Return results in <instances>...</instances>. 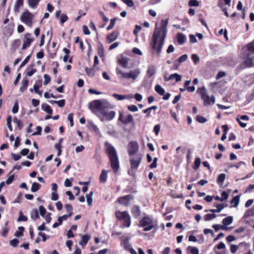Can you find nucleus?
I'll return each instance as SVG.
<instances>
[{
    "mask_svg": "<svg viewBox=\"0 0 254 254\" xmlns=\"http://www.w3.org/2000/svg\"><path fill=\"white\" fill-rule=\"evenodd\" d=\"M168 24V19H166L161 21V25L160 28L157 27V24H156L150 46L152 49L153 53L156 54L157 56H159L161 53L167 36Z\"/></svg>",
    "mask_w": 254,
    "mask_h": 254,
    "instance_id": "1",
    "label": "nucleus"
},
{
    "mask_svg": "<svg viewBox=\"0 0 254 254\" xmlns=\"http://www.w3.org/2000/svg\"><path fill=\"white\" fill-rule=\"evenodd\" d=\"M242 57L244 67L254 66V40L243 48Z\"/></svg>",
    "mask_w": 254,
    "mask_h": 254,
    "instance_id": "2",
    "label": "nucleus"
},
{
    "mask_svg": "<svg viewBox=\"0 0 254 254\" xmlns=\"http://www.w3.org/2000/svg\"><path fill=\"white\" fill-rule=\"evenodd\" d=\"M109 106V103L105 99L95 100L89 103V108L92 111H102Z\"/></svg>",
    "mask_w": 254,
    "mask_h": 254,
    "instance_id": "3",
    "label": "nucleus"
},
{
    "mask_svg": "<svg viewBox=\"0 0 254 254\" xmlns=\"http://www.w3.org/2000/svg\"><path fill=\"white\" fill-rule=\"evenodd\" d=\"M141 160L142 155L141 154H136L134 156H130V169L128 171L129 175L135 176V172L137 169Z\"/></svg>",
    "mask_w": 254,
    "mask_h": 254,
    "instance_id": "4",
    "label": "nucleus"
},
{
    "mask_svg": "<svg viewBox=\"0 0 254 254\" xmlns=\"http://www.w3.org/2000/svg\"><path fill=\"white\" fill-rule=\"evenodd\" d=\"M116 218L123 222L122 227H129L131 225V217L127 211H117Z\"/></svg>",
    "mask_w": 254,
    "mask_h": 254,
    "instance_id": "5",
    "label": "nucleus"
},
{
    "mask_svg": "<svg viewBox=\"0 0 254 254\" xmlns=\"http://www.w3.org/2000/svg\"><path fill=\"white\" fill-rule=\"evenodd\" d=\"M157 226V224H155L153 219L148 217H144L139 222L138 227L143 228L144 231H149Z\"/></svg>",
    "mask_w": 254,
    "mask_h": 254,
    "instance_id": "6",
    "label": "nucleus"
},
{
    "mask_svg": "<svg viewBox=\"0 0 254 254\" xmlns=\"http://www.w3.org/2000/svg\"><path fill=\"white\" fill-rule=\"evenodd\" d=\"M117 73L120 75L121 77L130 78L132 80H135L140 73V69L138 68L133 69L128 72H124L118 68L117 69Z\"/></svg>",
    "mask_w": 254,
    "mask_h": 254,
    "instance_id": "7",
    "label": "nucleus"
},
{
    "mask_svg": "<svg viewBox=\"0 0 254 254\" xmlns=\"http://www.w3.org/2000/svg\"><path fill=\"white\" fill-rule=\"evenodd\" d=\"M33 15L28 10L22 13L20 20L28 26L31 27L33 25Z\"/></svg>",
    "mask_w": 254,
    "mask_h": 254,
    "instance_id": "8",
    "label": "nucleus"
},
{
    "mask_svg": "<svg viewBox=\"0 0 254 254\" xmlns=\"http://www.w3.org/2000/svg\"><path fill=\"white\" fill-rule=\"evenodd\" d=\"M112 170L117 173L120 168V163L115 149L112 147Z\"/></svg>",
    "mask_w": 254,
    "mask_h": 254,
    "instance_id": "9",
    "label": "nucleus"
},
{
    "mask_svg": "<svg viewBox=\"0 0 254 254\" xmlns=\"http://www.w3.org/2000/svg\"><path fill=\"white\" fill-rule=\"evenodd\" d=\"M34 41V37H32V34L27 33L24 34L23 38V43L22 50H24L29 47L31 43Z\"/></svg>",
    "mask_w": 254,
    "mask_h": 254,
    "instance_id": "10",
    "label": "nucleus"
},
{
    "mask_svg": "<svg viewBox=\"0 0 254 254\" xmlns=\"http://www.w3.org/2000/svg\"><path fill=\"white\" fill-rule=\"evenodd\" d=\"M201 97L204 101L205 105H209L211 104H214L215 102V97L213 95L209 97L207 94L205 90L201 92Z\"/></svg>",
    "mask_w": 254,
    "mask_h": 254,
    "instance_id": "11",
    "label": "nucleus"
},
{
    "mask_svg": "<svg viewBox=\"0 0 254 254\" xmlns=\"http://www.w3.org/2000/svg\"><path fill=\"white\" fill-rule=\"evenodd\" d=\"M139 146L137 142L131 141L128 145V152L129 156H134L137 152Z\"/></svg>",
    "mask_w": 254,
    "mask_h": 254,
    "instance_id": "12",
    "label": "nucleus"
},
{
    "mask_svg": "<svg viewBox=\"0 0 254 254\" xmlns=\"http://www.w3.org/2000/svg\"><path fill=\"white\" fill-rule=\"evenodd\" d=\"M126 112H122L120 114L119 119L124 124H128L133 122V117L130 114H125Z\"/></svg>",
    "mask_w": 254,
    "mask_h": 254,
    "instance_id": "13",
    "label": "nucleus"
},
{
    "mask_svg": "<svg viewBox=\"0 0 254 254\" xmlns=\"http://www.w3.org/2000/svg\"><path fill=\"white\" fill-rule=\"evenodd\" d=\"M133 199L132 195L129 194L118 198L119 202L123 205L127 206L129 204L130 200Z\"/></svg>",
    "mask_w": 254,
    "mask_h": 254,
    "instance_id": "14",
    "label": "nucleus"
},
{
    "mask_svg": "<svg viewBox=\"0 0 254 254\" xmlns=\"http://www.w3.org/2000/svg\"><path fill=\"white\" fill-rule=\"evenodd\" d=\"M118 60L119 64L124 68H126L127 67L128 62V58L123 57L122 56H120L118 58Z\"/></svg>",
    "mask_w": 254,
    "mask_h": 254,
    "instance_id": "15",
    "label": "nucleus"
},
{
    "mask_svg": "<svg viewBox=\"0 0 254 254\" xmlns=\"http://www.w3.org/2000/svg\"><path fill=\"white\" fill-rule=\"evenodd\" d=\"M187 59L188 55L187 54H184L181 56L177 61L175 62L174 68L175 69H177L179 65H180V64L186 61L187 60Z\"/></svg>",
    "mask_w": 254,
    "mask_h": 254,
    "instance_id": "16",
    "label": "nucleus"
},
{
    "mask_svg": "<svg viewBox=\"0 0 254 254\" xmlns=\"http://www.w3.org/2000/svg\"><path fill=\"white\" fill-rule=\"evenodd\" d=\"M156 69L154 65H151L148 67L146 73L148 77L150 78L154 75L156 74Z\"/></svg>",
    "mask_w": 254,
    "mask_h": 254,
    "instance_id": "17",
    "label": "nucleus"
},
{
    "mask_svg": "<svg viewBox=\"0 0 254 254\" xmlns=\"http://www.w3.org/2000/svg\"><path fill=\"white\" fill-rule=\"evenodd\" d=\"M114 98H115L118 100H123L124 99H130L133 98V96L131 94H128L127 95H119L117 94H114L113 95Z\"/></svg>",
    "mask_w": 254,
    "mask_h": 254,
    "instance_id": "18",
    "label": "nucleus"
},
{
    "mask_svg": "<svg viewBox=\"0 0 254 254\" xmlns=\"http://www.w3.org/2000/svg\"><path fill=\"white\" fill-rule=\"evenodd\" d=\"M131 213L134 217L138 218L141 214L140 207L137 205L134 206L132 208Z\"/></svg>",
    "mask_w": 254,
    "mask_h": 254,
    "instance_id": "19",
    "label": "nucleus"
},
{
    "mask_svg": "<svg viewBox=\"0 0 254 254\" xmlns=\"http://www.w3.org/2000/svg\"><path fill=\"white\" fill-rule=\"evenodd\" d=\"M249 119V117L248 116H247V115H243V116H241L240 118H237L236 119V120L239 123L240 126L244 128V127H245L247 126V124L241 122L240 121V120L248 121Z\"/></svg>",
    "mask_w": 254,
    "mask_h": 254,
    "instance_id": "20",
    "label": "nucleus"
},
{
    "mask_svg": "<svg viewBox=\"0 0 254 254\" xmlns=\"http://www.w3.org/2000/svg\"><path fill=\"white\" fill-rule=\"evenodd\" d=\"M105 147L106 148V153L109 159V162L111 163V144L107 141L105 143Z\"/></svg>",
    "mask_w": 254,
    "mask_h": 254,
    "instance_id": "21",
    "label": "nucleus"
},
{
    "mask_svg": "<svg viewBox=\"0 0 254 254\" xmlns=\"http://www.w3.org/2000/svg\"><path fill=\"white\" fill-rule=\"evenodd\" d=\"M29 83V80L27 78L24 77L21 82V86L19 89L21 92H23L25 89H27Z\"/></svg>",
    "mask_w": 254,
    "mask_h": 254,
    "instance_id": "22",
    "label": "nucleus"
},
{
    "mask_svg": "<svg viewBox=\"0 0 254 254\" xmlns=\"http://www.w3.org/2000/svg\"><path fill=\"white\" fill-rule=\"evenodd\" d=\"M24 0H16L14 10L15 12H18L20 7L23 6Z\"/></svg>",
    "mask_w": 254,
    "mask_h": 254,
    "instance_id": "23",
    "label": "nucleus"
},
{
    "mask_svg": "<svg viewBox=\"0 0 254 254\" xmlns=\"http://www.w3.org/2000/svg\"><path fill=\"white\" fill-rule=\"evenodd\" d=\"M107 178V171L105 170H103L100 176L99 181L101 183L106 182Z\"/></svg>",
    "mask_w": 254,
    "mask_h": 254,
    "instance_id": "24",
    "label": "nucleus"
},
{
    "mask_svg": "<svg viewBox=\"0 0 254 254\" xmlns=\"http://www.w3.org/2000/svg\"><path fill=\"white\" fill-rule=\"evenodd\" d=\"M90 237L87 235H84L82 236L81 240L79 242V244L82 246H85L90 240Z\"/></svg>",
    "mask_w": 254,
    "mask_h": 254,
    "instance_id": "25",
    "label": "nucleus"
},
{
    "mask_svg": "<svg viewBox=\"0 0 254 254\" xmlns=\"http://www.w3.org/2000/svg\"><path fill=\"white\" fill-rule=\"evenodd\" d=\"M240 195H237L234 197L231 200L230 203L233 205L234 207H237L240 202Z\"/></svg>",
    "mask_w": 254,
    "mask_h": 254,
    "instance_id": "26",
    "label": "nucleus"
},
{
    "mask_svg": "<svg viewBox=\"0 0 254 254\" xmlns=\"http://www.w3.org/2000/svg\"><path fill=\"white\" fill-rule=\"evenodd\" d=\"M174 78L177 82L180 81L182 79V76L178 73H174L171 74L168 79H166V80H170Z\"/></svg>",
    "mask_w": 254,
    "mask_h": 254,
    "instance_id": "27",
    "label": "nucleus"
},
{
    "mask_svg": "<svg viewBox=\"0 0 254 254\" xmlns=\"http://www.w3.org/2000/svg\"><path fill=\"white\" fill-rule=\"evenodd\" d=\"M155 91L160 95H163L165 94L164 89L160 85H156L155 87Z\"/></svg>",
    "mask_w": 254,
    "mask_h": 254,
    "instance_id": "28",
    "label": "nucleus"
},
{
    "mask_svg": "<svg viewBox=\"0 0 254 254\" xmlns=\"http://www.w3.org/2000/svg\"><path fill=\"white\" fill-rule=\"evenodd\" d=\"M177 39L178 43L182 45L184 43L186 37L183 34L180 33L177 34Z\"/></svg>",
    "mask_w": 254,
    "mask_h": 254,
    "instance_id": "29",
    "label": "nucleus"
},
{
    "mask_svg": "<svg viewBox=\"0 0 254 254\" xmlns=\"http://www.w3.org/2000/svg\"><path fill=\"white\" fill-rule=\"evenodd\" d=\"M85 70L86 72V74L90 76H93L95 74V67H92V68L85 67Z\"/></svg>",
    "mask_w": 254,
    "mask_h": 254,
    "instance_id": "30",
    "label": "nucleus"
},
{
    "mask_svg": "<svg viewBox=\"0 0 254 254\" xmlns=\"http://www.w3.org/2000/svg\"><path fill=\"white\" fill-rule=\"evenodd\" d=\"M233 221V217L232 216H228L224 218L223 221V224L224 225H229L232 223Z\"/></svg>",
    "mask_w": 254,
    "mask_h": 254,
    "instance_id": "31",
    "label": "nucleus"
},
{
    "mask_svg": "<svg viewBox=\"0 0 254 254\" xmlns=\"http://www.w3.org/2000/svg\"><path fill=\"white\" fill-rule=\"evenodd\" d=\"M24 227L20 226L18 228V231H16L14 236L17 237H20L23 235Z\"/></svg>",
    "mask_w": 254,
    "mask_h": 254,
    "instance_id": "32",
    "label": "nucleus"
},
{
    "mask_svg": "<svg viewBox=\"0 0 254 254\" xmlns=\"http://www.w3.org/2000/svg\"><path fill=\"white\" fill-rule=\"evenodd\" d=\"M40 187L41 185L39 183L34 182L32 185L31 190L33 192H36L40 189Z\"/></svg>",
    "mask_w": 254,
    "mask_h": 254,
    "instance_id": "33",
    "label": "nucleus"
},
{
    "mask_svg": "<svg viewBox=\"0 0 254 254\" xmlns=\"http://www.w3.org/2000/svg\"><path fill=\"white\" fill-rule=\"evenodd\" d=\"M187 250L190 251L191 254H199V250L196 247L189 246L187 248Z\"/></svg>",
    "mask_w": 254,
    "mask_h": 254,
    "instance_id": "34",
    "label": "nucleus"
},
{
    "mask_svg": "<svg viewBox=\"0 0 254 254\" xmlns=\"http://www.w3.org/2000/svg\"><path fill=\"white\" fill-rule=\"evenodd\" d=\"M28 220V218L27 216L23 215V212L20 211L19 213L18 218L17 219V221L18 222L20 221H27Z\"/></svg>",
    "mask_w": 254,
    "mask_h": 254,
    "instance_id": "35",
    "label": "nucleus"
},
{
    "mask_svg": "<svg viewBox=\"0 0 254 254\" xmlns=\"http://www.w3.org/2000/svg\"><path fill=\"white\" fill-rule=\"evenodd\" d=\"M216 215L214 214H207L204 216V219L205 221H210L214 219Z\"/></svg>",
    "mask_w": 254,
    "mask_h": 254,
    "instance_id": "36",
    "label": "nucleus"
},
{
    "mask_svg": "<svg viewBox=\"0 0 254 254\" xmlns=\"http://www.w3.org/2000/svg\"><path fill=\"white\" fill-rule=\"evenodd\" d=\"M14 23H10L7 25V27L6 28L7 32L9 33L10 34H11L13 32V31L14 30Z\"/></svg>",
    "mask_w": 254,
    "mask_h": 254,
    "instance_id": "37",
    "label": "nucleus"
},
{
    "mask_svg": "<svg viewBox=\"0 0 254 254\" xmlns=\"http://www.w3.org/2000/svg\"><path fill=\"white\" fill-rule=\"evenodd\" d=\"M226 178V175L225 174H221L218 176L217 179V183H223Z\"/></svg>",
    "mask_w": 254,
    "mask_h": 254,
    "instance_id": "38",
    "label": "nucleus"
},
{
    "mask_svg": "<svg viewBox=\"0 0 254 254\" xmlns=\"http://www.w3.org/2000/svg\"><path fill=\"white\" fill-rule=\"evenodd\" d=\"M65 208L66 210V211L68 212V214H71V216H72L73 212L72 210L73 208L72 205L70 204H66L65 205Z\"/></svg>",
    "mask_w": 254,
    "mask_h": 254,
    "instance_id": "39",
    "label": "nucleus"
},
{
    "mask_svg": "<svg viewBox=\"0 0 254 254\" xmlns=\"http://www.w3.org/2000/svg\"><path fill=\"white\" fill-rule=\"evenodd\" d=\"M98 54L100 57L104 55V48L102 45H100L98 47Z\"/></svg>",
    "mask_w": 254,
    "mask_h": 254,
    "instance_id": "40",
    "label": "nucleus"
},
{
    "mask_svg": "<svg viewBox=\"0 0 254 254\" xmlns=\"http://www.w3.org/2000/svg\"><path fill=\"white\" fill-rule=\"evenodd\" d=\"M200 163H201V159H200V158H199V157L196 158L195 160H194V169L198 168L200 167Z\"/></svg>",
    "mask_w": 254,
    "mask_h": 254,
    "instance_id": "41",
    "label": "nucleus"
},
{
    "mask_svg": "<svg viewBox=\"0 0 254 254\" xmlns=\"http://www.w3.org/2000/svg\"><path fill=\"white\" fill-rule=\"evenodd\" d=\"M42 109L44 111H52V110L51 109L50 106L46 103H43L42 105Z\"/></svg>",
    "mask_w": 254,
    "mask_h": 254,
    "instance_id": "42",
    "label": "nucleus"
},
{
    "mask_svg": "<svg viewBox=\"0 0 254 254\" xmlns=\"http://www.w3.org/2000/svg\"><path fill=\"white\" fill-rule=\"evenodd\" d=\"M44 85L48 84L51 81V77L48 74H44Z\"/></svg>",
    "mask_w": 254,
    "mask_h": 254,
    "instance_id": "43",
    "label": "nucleus"
},
{
    "mask_svg": "<svg viewBox=\"0 0 254 254\" xmlns=\"http://www.w3.org/2000/svg\"><path fill=\"white\" fill-rule=\"evenodd\" d=\"M53 102L57 104L59 107H63L65 105V100L62 99L59 101H53Z\"/></svg>",
    "mask_w": 254,
    "mask_h": 254,
    "instance_id": "44",
    "label": "nucleus"
},
{
    "mask_svg": "<svg viewBox=\"0 0 254 254\" xmlns=\"http://www.w3.org/2000/svg\"><path fill=\"white\" fill-rule=\"evenodd\" d=\"M189 4L190 6H197L199 5V2L196 0H190Z\"/></svg>",
    "mask_w": 254,
    "mask_h": 254,
    "instance_id": "45",
    "label": "nucleus"
},
{
    "mask_svg": "<svg viewBox=\"0 0 254 254\" xmlns=\"http://www.w3.org/2000/svg\"><path fill=\"white\" fill-rule=\"evenodd\" d=\"M123 2L126 3L129 7H132L134 6V2L132 0H121Z\"/></svg>",
    "mask_w": 254,
    "mask_h": 254,
    "instance_id": "46",
    "label": "nucleus"
},
{
    "mask_svg": "<svg viewBox=\"0 0 254 254\" xmlns=\"http://www.w3.org/2000/svg\"><path fill=\"white\" fill-rule=\"evenodd\" d=\"M19 241L17 239H14L10 241V244L14 247H17Z\"/></svg>",
    "mask_w": 254,
    "mask_h": 254,
    "instance_id": "47",
    "label": "nucleus"
},
{
    "mask_svg": "<svg viewBox=\"0 0 254 254\" xmlns=\"http://www.w3.org/2000/svg\"><path fill=\"white\" fill-rule=\"evenodd\" d=\"M246 163L245 162L240 161L235 165H232L229 166V168L236 167V168H239L241 165H245Z\"/></svg>",
    "mask_w": 254,
    "mask_h": 254,
    "instance_id": "48",
    "label": "nucleus"
},
{
    "mask_svg": "<svg viewBox=\"0 0 254 254\" xmlns=\"http://www.w3.org/2000/svg\"><path fill=\"white\" fill-rule=\"evenodd\" d=\"M20 43V41L19 39L15 40L13 43L12 45V48L14 50L16 49L19 46Z\"/></svg>",
    "mask_w": 254,
    "mask_h": 254,
    "instance_id": "49",
    "label": "nucleus"
},
{
    "mask_svg": "<svg viewBox=\"0 0 254 254\" xmlns=\"http://www.w3.org/2000/svg\"><path fill=\"white\" fill-rule=\"evenodd\" d=\"M99 14L101 16V17L102 18V20L104 22H105L106 23L108 22L109 19L108 17H106V16L105 15V14L103 12L100 11Z\"/></svg>",
    "mask_w": 254,
    "mask_h": 254,
    "instance_id": "50",
    "label": "nucleus"
},
{
    "mask_svg": "<svg viewBox=\"0 0 254 254\" xmlns=\"http://www.w3.org/2000/svg\"><path fill=\"white\" fill-rule=\"evenodd\" d=\"M67 20H68V17L66 14H62L61 18H60L61 23L63 24L65 22H66Z\"/></svg>",
    "mask_w": 254,
    "mask_h": 254,
    "instance_id": "51",
    "label": "nucleus"
},
{
    "mask_svg": "<svg viewBox=\"0 0 254 254\" xmlns=\"http://www.w3.org/2000/svg\"><path fill=\"white\" fill-rule=\"evenodd\" d=\"M11 118L10 116H8L7 118V125L9 128V129L10 131H12V127L11 124Z\"/></svg>",
    "mask_w": 254,
    "mask_h": 254,
    "instance_id": "52",
    "label": "nucleus"
},
{
    "mask_svg": "<svg viewBox=\"0 0 254 254\" xmlns=\"http://www.w3.org/2000/svg\"><path fill=\"white\" fill-rule=\"evenodd\" d=\"M38 235L42 237V240L45 242L47 239H49L50 236L49 235H46L45 233H43L42 232H39L38 233Z\"/></svg>",
    "mask_w": 254,
    "mask_h": 254,
    "instance_id": "53",
    "label": "nucleus"
},
{
    "mask_svg": "<svg viewBox=\"0 0 254 254\" xmlns=\"http://www.w3.org/2000/svg\"><path fill=\"white\" fill-rule=\"evenodd\" d=\"M229 194L226 191H223L221 193V199L222 200L225 201L227 200L228 198Z\"/></svg>",
    "mask_w": 254,
    "mask_h": 254,
    "instance_id": "54",
    "label": "nucleus"
},
{
    "mask_svg": "<svg viewBox=\"0 0 254 254\" xmlns=\"http://www.w3.org/2000/svg\"><path fill=\"white\" fill-rule=\"evenodd\" d=\"M31 218L33 219L39 218V212L37 209L34 210L33 214H31Z\"/></svg>",
    "mask_w": 254,
    "mask_h": 254,
    "instance_id": "55",
    "label": "nucleus"
},
{
    "mask_svg": "<svg viewBox=\"0 0 254 254\" xmlns=\"http://www.w3.org/2000/svg\"><path fill=\"white\" fill-rule=\"evenodd\" d=\"M70 180L68 179H66L64 181V186L66 187H70L72 185L71 181H73V178H70Z\"/></svg>",
    "mask_w": 254,
    "mask_h": 254,
    "instance_id": "56",
    "label": "nucleus"
},
{
    "mask_svg": "<svg viewBox=\"0 0 254 254\" xmlns=\"http://www.w3.org/2000/svg\"><path fill=\"white\" fill-rule=\"evenodd\" d=\"M197 121L200 123H204L206 122V119L201 116H197Z\"/></svg>",
    "mask_w": 254,
    "mask_h": 254,
    "instance_id": "57",
    "label": "nucleus"
},
{
    "mask_svg": "<svg viewBox=\"0 0 254 254\" xmlns=\"http://www.w3.org/2000/svg\"><path fill=\"white\" fill-rule=\"evenodd\" d=\"M170 196L173 197V198H182L183 197V195L182 194H180L179 195H176L174 193V191L173 190L171 191H170Z\"/></svg>",
    "mask_w": 254,
    "mask_h": 254,
    "instance_id": "58",
    "label": "nucleus"
},
{
    "mask_svg": "<svg viewBox=\"0 0 254 254\" xmlns=\"http://www.w3.org/2000/svg\"><path fill=\"white\" fill-rule=\"evenodd\" d=\"M39 211L40 214L42 216H44L46 212V209L44 208V207L42 205L40 206L39 207Z\"/></svg>",
    "mask_w": 254,
    "mask_h": 254,
    "instance_id": "59",
    "label": "nucleus"
},
{
    "mask_svg": "<svg viewBox=\"0 0 254 254\" xmlns=\"http://www.w3.org/2000/svg\"><path fill=\"white\" fill-rule=\"evenodd\" d=\"M30 58V56L29 55L24 60V61L22 62L20 65V67H23L24 65H25L29 61Z\"/></svg>",
    "mask_w": 254,
    "mask_h": 254,
    "instance_id": "60",
    "label": "nucleus"
},
{
    "mask_svg": "<svg viewBox=\"0 0 254 254\" xmlns=\"http://www.w3.org/2000/svg\"><path fill=\"white\" fill-rule=\"evenodd\" d=\"M192 60L195 64H197L199 61V58L196 54H193L191 56Z\"/></svg>",
    "mask_w": 254,
    "mask_h": 254,
    "instance_id": "61",
    "label": "nucleus"
},
{
    "mask_svg": "<svg viewBox=\"0 0 254 254\" xmlns=\"http://www.w3.org/2000/svg\"><path fill=\"white\" fill-rule=\"evenodd\" d=\"M73 114L70 113L68 116V120L70 122V125L71 127L73 126Z\"/></svg>",
    "mask_w": 254,
    "mask_h": 254,
    "instance_id": "62",
    "label": "nucleus"
},
{
    "mask_svg": "<svg viewBox=\"0 0 254 254\" xmlns=\"http://www.w3.org/2000/svg\"><path fill=\"white\" fill-rule=\"evenodd\" d=\"M238 246L235 245H231L230 246V251L232 253H235L238 250Z\"/></svg>",
    "mask_w": 254,
    "mask_h": 254,
    "instance_id": "63",
    "label": "nucleus"
},
{
    "mask_svg": "<svg viewBox=\"0 0 254 254\" xmlns=\"http://www.w3.org/2000/svg\"><path fill=\"white\" fill-rule=\"evenodd\" d=\"M132 52L136 55H142V53L141 52V51L137 48H134L132 50Z\"/></svg>",
    "mask_w": 254,
    "mask_h": 254,
    "instance_id": "64",
    "label": "nucleus"
}]
</instances>
